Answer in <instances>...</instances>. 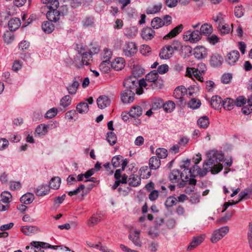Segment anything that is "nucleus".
Listing matches in <instances>:
<instances>
[{"mask_svg": "<svg viewBox=\"0 0 252 252\" xmlns=\"http://www.w3.org/2000/svg\"><path fill=\"white\" fill-rule=\"evenodd\" d=\"M168 179L172 183H178V186L180 188L185 187L188 184L190 185H195L197 182L196 180L193 178L189 180L186 169L182 172L178 169L171 170L168 174Z\"/></svg>", "mask_w": 252, "mask_h": 252, "instance_id": "f257e3e1", "label": "nucleus"}, {"mask_svg": "<svg viewBox=\"0 0 252 252\" xmlns=\"http://www.w3.org/2000/svg\"><path fill=\"white\" fill-rule=\"evenodd\" d=\"M124 86L128 91L140 95L143 93V89L138 88V80L134 77L130 76L126 78L124 81Z\"/></svg>", "mask_w": 252, "mask_h": 252, "instance_id": "f03ea898", "label": "nucleus"}, {"mask_svg": "<svg viewBox=\"0 0 252 252\" xmlns=\"http://www.w3.org/2000/svg\"><path fill=\"white\" fill-rule=\"evenodd\" d=\"M169 45L174 53L176 52H180L181 56H185L188 53L191 52V48L189 46L183 45L178 40H173Z\"/></svg>", "mask_w": 252, "mask_h": 252, "instance_id": "7ed1b4c3", "label": "nucleus"}, {"mask_svg": "<svg viewBox=\"0 0 252 252\" xmlns=\"http://www.w3.org/2000/svg\"><path fill=\"white\" fill-rule=\"evenodd\" d=\"M201 33L198 30H189L183 34V39L191 43L197 42L201 39Z\"/></svg>", "mask_w": 252, "mask_h": 252, "instance_id": "20e7f679", "label": "nucleus"}, {"mask_svg": "<svg viewBox=\"0 0 252 252\" xmlns=\"http://www.w3.org/2000/svg\"><path fill=\"white\" fill-rule=\"evenodd\" d=\"M229 228L227 226L221 227L215 230L212 234L211 241L213 243H216L221 239L229 232Z\"/></svg>", "mask_w": 252, "mask_h": 252, "instance_id": "39448f33", "label": "nucleus"}, {"mask_svg": "<svg viewBox=\"0 0 252 252\" xmlns=\"http://www.w3.org/2000/svg\"><path fill=\"white\" fill-rule=\"evenodd\" d=\"M209 171V168L204 167L203 166V170H202L197 164L193 165L188 172V177L189 176L195 177L200 176L201 177L204 176ZM190 179L189 178V180Z\"/></svg>", "mask_w": 252, "mask_h": 252, "instance_id": "423d86ee", "label": "nucleus"}, {"mask_svg": "<svg viewBox=\"0 0 252 252\" xmlns=\"http://www.w3.org/2000/svg\"><path fill=\"white\" fill-rule=\"evenodd\" d=\"M56 127V126L54 124H52L51 125L40 124L35 128L34 134L35 136H44L47 133L48 129Z\"/></svg>", "mask_w": 252, "mask_h": 252, "instance_id": "0eeeda50", "label": "nucleus"}, {"mask_svg": "<svg viewBox=\"0 0 252 252\" xmlns=\"http://www.w3.org/2000/svg\"><path fill=\"white\" fill-rule=\"evenodd\" d=\"M205 237V234H202L199 236L193 237L189 245L187 248L188 251H191L200 245L204 240Z\"/></svg>", "mask_w": 252, "mask_h": 252, "instance_id": "6e6552de", "label": "nucleus"}, {"mask_svg": "<svg viewBox=\"0 0 252 252\" xmlns=\"http://www.w3.org/2000/svg\"><path fill=\"white\" fill-rule=\"evenodd\" d=\"M134 96L135 94L133 93H132L131 91H128L126 89L122 92L121 98L123 103H130L133 101Z\"/></svg>", "mask_w": 252, "mask_h": 252, "instance_id": "1a4fd4ad", "label": "nucleus"}, {"mask_svg": "<svg viewBox=\"0 0 252 252\" xmlns=\"http://www.w3.org/2000/svg\"><path fill=\"white\" fill-rule=\"evenodd\" d=\"M240 57V54L237 50H233L230 52L226 58V62L230 65H233L238 61Z\"/></svg>", "mask_w": 252, "mask_h": 252, "instance_id": "9d476101", "label": "nucleus"}, {"mask_svg": "<svg viewBox=\"0 0 252 252\" xmlns=\"http://www.w3.org/2000/svg\"><path fill=\"white\" fill-rule=\"evenodd\" d=\"M215 154V151L212 150L209 152L207 154L208 159L203 163V166L204 167L209 168V171L211 170V169L212 168L213 166L215 164V163H216L214 158Z\"/></svg>", "mask_w": 252, "mask_h": 252, "instance_id": "9b49d317", "label": "nucleus"}, {"mask_svg": "<svg viewBox=\"0 0 252 252\" xmlns=\"http://www.w3.org/2000/svg\"><path fill=\"white\" fill-rule=\"evenodd\" d=\"M137 48L134 42L127 43L124 49V54L126 57H129L136 53Z\"/></svg>", "mask_w": 252, "mask_h": 252, "instance_id": "f8f14e48", "label": "nucleus"}, {"mask_svg": "<svg viewBox=\"0 0 252 252\" xmlns=\"http://www.w3.org/2000/svg\"><path fill=\"white\" fill-rule=\"evenodd\" d=\"M146 80L149 83L150 86H157L158 82V70H154L150 72L146 75Z\"/></svg>", "mask_w": 252, "mask_h": 252, "instance_id": "ddd939ff", "label": "nucleus"}, {"mask_svg": "<svg viewBox=\"0 0 252 252\" xmlns=\"http://www.w3.org/2000/svg\"><path fill=\"white\" fill-rule=\"evenodd\" d=\"M80 79L78 77V80L76 77H74L72 82L68 84L66 87V90L69 94L74 95L76 94L78 87L80 85L79 80Z\"/></svg>", "mask_w": 252, "mask_h": 252, "instance_id": "4468645a", "label": "nucleus"}, {"mask_svg": "<svg viewBox=\"0 0 252 252\" xmlns=\"http://www.w3.org/2000/svg\"><path fill=\"white\" fill-rule=\"evenodd\" d=\"M21 231L26 235L31 236L33 234L40 232L39 227L36 226H22L21 227Z\"/></svg>", "mask_w": 252, "mask_h": 252, "instance_id": "2eb2a0df", "label": "nucleus"}, {"mask_svg": "<svg viewBox=\"0 0 252 252\" xmlns=\"http://www.w3.org/2000/svg\"><path fill=\"white\" fill-rule=\"evenodd\" d=\"M49 10L46 13V17L49 21L56 22L59 20L60 12L57 8H48Z\"/></svg>", "mask_w": 252, "mask_h": 252, "instance_id": "dca6fc26", "label": "nucleus"}, {"mask_svg": "<svg viewBox=\"0 0 252 252\" xmlns=\"http://www.w3.org/2000/svg\"><path fill=\"white\" fill-rule=\"evenodd\" d=\"M186 92L187 89L184 86H179L174 90L173 92V96L176 99H178L179 101L182 103L184 100L183 96Z\"/></svg>", "mask_w": 252, "mask_h": 252, "instance_id": "f3484780", "label": "nucleus"}, {"mask_svg": "<svg viewBox=\"0 0 252 252\" xmlns=\"http://www.w3.org/2000/svg\"><path fill=\"white\" fill-rule=\"evenodd\" d=\"M141 233L140 230H135L133 233H131L128 236V238L132 242L133 244L137 247L142 246V242L140 240L139 235Z\"/></svg>", "mask_w": 252, "mask_h": 252, "instance_id": "a211bd4d", "label": "nucleus"}, {"mask_svg": "<svg viewBox=\"0 0 252 252\" xmlns=\"http://www.w3.org/2000/svg\"><path fill=\"white\" fill-rule=\"evenodd\" d=\"M97 104L99 108L102 109L110 104V100L106 95H100L97 99Z\"/></svg>", "mask_w": 252, "mask_h": 252, "instance_id": "6ab92c4d", "label": "nucleus"}, {"mask_svg": "<svg viewBox=\"0 0 252 252\" xmlns=\"http://www.w3.org/2000/svg\"><path fill=\"white\" fill-rule=\"evenodd\" d=\"M184 26L182 24L179 25L173 29L167 34L163 37L164 39H168L173 38L179 34L183 30Z\"/></svg>", "mask_w": 252, "mask_h": 252, "instance_id": "aec40b11", "label": "nucleus"}, {"mask_svg": "<svg viewBox=\"0 0 252 252\" xmlns=\"http://www.w3.org/2000/svg\"><path fill=\"white\" fill-rule=\"evenodd\" d=\"M207 50L203 46H197L194 49V55L196 59L204 58L207 56Z\"/></svg>", "mask_w": 252, "mask_h": 252, "instance_id": "412c9836", "label": "nucleus"}, {"mask_svg": "<svg viewBox=\"0 0 252 252\" xmlns=\"http://www.w3.org/2000/svg\"><path fill=\"white\" fill-rule=\"evenodd\" d=\"M111 66L116 70H122L125 66V60L122 58H117L111 63Z\"/></svg>", "mask_w": 252, "mask_h": 252, "instance_id": "4be33fe9", "label": "nucleus"}, {"mask_svg": "<svg viewBox=\"0 0 252 252\" xmlns=\"http://www.w3.org/2000/svg\"><path fill=\"white\" fill-rule=\"evenodd\" d=\"M50 190L49 186L42 185L38 186L35 189V193L37 196H42L48 194Z\"/></svg>", "mask_w": 252, "mask_h": 252, "instance_id": "5701e85b", "label": "nucleus"}, {"mask_svg": "<svg viewBox=\"0 0 252 252\" xmlns=\"http://www.w3.org/2000/svg\"><path fill=\"white\" fill-rule=\"evenodd\" d=\"M79 54L82 56V60L81 61L80 65L82 66L83 65H88L90 64L92 55L87 52H82L81 50L79 51Z\"/></svg>", "mask_w": 252, "mask_h": 252, "instance_id": "b1692460", "label": "nucleus"}, {"mask_svg": "<svg viewBox=\"0 0 252 252\" xmlns=\"http://www.w3.org/2000/svg\"><path fill=\"white\" fill-rule=\"evenodd\" d=\"M223 100L222 98L218 96H212L211 101V105L215 109H219L222 106Z\"/></svg>", "mask_w": 252, "mask_h": 252, "instance_id": "393cba45", "label": "nucleus"}, {"mask_svg": "<svg viewBox=\"0 0 252 252\" xmlns=\"http://www.w3.org/2000/svg\"><path fill=\"white\" fill-rule=\"evenodd\" d=\"M31 249H35L39 251H41V249H47V247H49L48 243L40 242V241H32L30 243ZM34 252H36L34 250Z\"/></svg>", "mask_w": 252, "mask_h": 252, "instance_id": "a878e982", "label": "nucleus"}, {"mask_svg": "<svg viewBox=\"0 0 252 252\" xmlns=\"http://www.w3.org/2000/svg\"><path fill=\"white\" fill-rule=\"evenodd\" d=\"M21 25L19 18H14L10 19L8 22V28L10 31H15L17 30Z\"/></svg>", "mask_w": 252, "mask_h": 252, "instance_id": "bb28decb", "label": "nucleus"}, {"mask_svg": "<svg viewBox=\"0 0 252 252\" xmlns=\"http://www.w3.org/2000/svg\"><path fill=\"white\" fill-rule=\"evenodd\" d=\"M129 186L136 187L141 184V177L136 174H132L128 179Z\"/></svg>", "mask_w": 252, "mask_h": 252, "instance_id": "cd10ccee", "label": "nucleus"}, {"mask_svg": "<svg viewBox=\"0 0 252 252\" xmlns=\"http://www.w3.org/2000/svg\"><path fill=\"white\" fill-rule=\"evenodd\" d=\"M155 34V32L151 28L144 29L141 32V36L143 39L147 40L151 39Z\"/></svg>", "mask_w": 252, "mask_h": 252, "instance_id": "c85d7f7f", "label": "nucleus"}, {"mask_svg": "<svg viewBox=\"0 0 252 252\" xmlns=\"http://www.w3.org/2000/svg\"><path fill=\"white\" fill-rule=\"evenodd\" d=\"M142 109L141 106L134 105L129 110V115L132 118L139 117L142 114Z\"/></svg>", "mask_w": 252, "mask_h": 252, "instance_id": "c756f323", "label": "nucleus"}, {"mask_svg": "<svg viewBox=\"0 0 252 252\" xmlns=\"http://www.w3.org/2000/svg\"><path fill=\"white\" fill-rule=\"evenodd\" d=\"M212 66L217 67L220 66L222 62V58L219 54L213 55L210 60Z\"/></svg>", "mask_w": 252, "mask_h": 252, "instance_id": "7c9ffc66", "label": "nucleus"}, {"mask_svg": "<svg viewBox=\"0 0 252 252\" xmlns=\"http://www.w3.org/2000/svg\"><path fill=\"white\" fill-rule=\"evenodd\" d=\"M172 22V17L169 15H164L162 18H158V28L163 26H167L171 24Z\"/></svg>", "mask_w": 252, "mask_h": 252, "instance_id": "2f4dec72", "label": "nucleus"}, {"mask_svg": "<svg viewBox=\"0 0 252 252\" xmlns=\"http://www.w3.org/2000/svg\"><path fill=\"white\" fill-rule=\"evenodd\" d=\"M186 75L189 77L192 78L194 76L198 80L202 82L203 77H201L198 73H197L195 68L187 67L186 71Z\"/></svg>", "mask_w": 252, "mask_h": 252, "instance_id": "473e14b6", "label": "nucleus"}, {"mask_svg": "<svg viewBox=\"0 0 252 252\" xmlns=\"http://www.w3.org/2000/svg\"><path fill=\"white\" fill-rule=\"evenodd\" d=\"M98 216L94 214L91 216L90 219L88 221V225L90 227H93L100 222L102 218L101 214H97Z\"/></svg>", "mask_w": 252, "mask_h": 252, "instance_id": "72a5a7b5", "label": "nucleus"}, {"mask_svg": "<svg viewBox=\"0 0 252 252\" xmlns=\"http://www.w3.org/2000/svg\"><path fill=\"white\" fill-rule=\"evenodd\" d=\"M113 54L112 51L107 48L103 49L101 53V60L102 61L110 62Z\"/></svg>", "mask_w": 252, "mask_h": 252, "instance_id": "f704fd0d", "label": "nucleus"}, {"mask_svg": "<svg viewBox=\"0 0 252 252\" xmlns=\"http://www.w3.org/2000/svg\"><path fill=\"white\" fill-rule=\"evenodd\" d=\"M210 124L209 118L207 116H203L200 118L197 121V125L202 128H206Z\"/></svg>", "mask_w": 252, "mask_h": 252, "instance_id": "c9c22d12", "label": "nucleus"}, {"mask_svg": "<svg viewBox=\"0 0 252 252\" xmlns=\"http://www.w3.org/2000/svg\"><path fill=\"white\" fill-rule=\"evenodd\" d=\"M61 179L58 177H56L51 179L49 182L50 189H58L60 187Z\"/></svg>", "mask_w": 252, "mask_h": 252, "instance_id": "e433bc0d", "label": "nucleus"}, {"mask_svg": "<svg viewBox=\"0 0 252 252\" xmlns=\"http://www.w3.org/2000/svg\"><path fill=\"white\" fill-rule=\"evenodd\" d=\"M42 29L46 33H51L54 30V25L51 21L44 22L42 25Z\"/></svg>", "mask_w": 252, "mask_h": 252, "instance_id": "4c0bfd02", "label": "nucleus"}, {"mask_svg": "<svg viewBox=\"0 0 252 252\" xmlns=\"http://www.w3.org/2000/svg\"><path fill=\"white\" fill-rule=\"evenodd\" d=\"M34 198L33 194L28 192L23 195L21 197L20 200L25 204H29L33 201Z\"/></svg>", "mask_w": 252, "mask_h": 252, "instance_id": "58836bf2", "label": "nucleus"}, {"mask_svg": "<svg viewBox=\"0 0 252 252\" xmlns=\"http://www.w3.org/2000/svg\"><path fill=\"white\" fill-rule=\"evenodd\" d=\"M218 29L221 35H225L230 32L231 28L228 24H225L224 22L219 24Z\"/></svg>", "mask_w": 252, "mask_h": 252, "instance_id": "ea45409f", "label": "nucleus"}, {"mask_svg": "<svg viewBox=\"0 0 252 252\" xmlns=\"http://www.w3.org/2000/svg\"><path fill=\"white\" fill-rule=\"evenodd\" d=\"M234 105L235 104L234 100L230 98H227L223 101L222 106L225 110H232L233 108Z\"/></svg>", "mask_w": 252, "mask_h": 252, "instance_id": "a19ab883", "label": "nucleus"}, {"mask_svg": "<svg viewBox=\"0 0 252 252\" xmlns=\"http://www.w3.org/2000/svg\"><path fill=\"white\" fill-rule=\"evenodd\" d=\"M76 110L80 114H85L89 110V105L87 102H81L76 106Z\"/></svg>", "mask_w": 252, "mask_h": 252, "instance_id": "79ce46f5", "label": "nucleus"}, {"mask_svg": "<svg viewBox=\"0 0 252 252\" xmlns=\"http://www.w3.org/2000/svg\"><path fill=\"white\" fill-rule=\"evenodd\" d=\"M41 1L47 5L48 8H58L59 5L58 0H41Z\"/></svg>", "mask_w": 252, "mask_h": 252, "instance_id": "37998d69", "label": "nucleus"}, {"mask_svg": "<svg viewBox=\"0 0 252 252\" xmlns=\"http://www.w3.org/2000/svg\"><path fill=\"white\" fill-rule=\"evenodd\" d=\"M71 103V98L69 95L67 94L63 97L60 101V104L61 106L66 108L69 106Z\"/></svg>", "mask_w": 252, "mask_h": 252, "instance_id": "c03bdc74", "label": "nucleus"}, {"mask_svg": "<svg viewBox=\"0 0 252 252\" xmlns=\"http://www.w3.org/2000/svg\"><path fill=\"white\" fill-rule=\"evenodd\" d=\"M1 201L4 203L8 204L12 200V196L10 192L8 191H4L1 194Z\"/></svg>", "mask_w": 252, "mask_h": 252, "instance_id": "a18cd8bd", "label": "nucleus"}, {"mask_svg": "<svg viewBox=\"0 0 252 252\" xmlns=\"http://www.w3.org/2000/svg\"><path fill=\"white\" fill-rule=\"evenodd\" d=\"M140 176L143 179H148L151 176V172L147 166L142 167L139 170Z\"/></svg>", "mask_w": 252, "mask_h": 252, "instance_id": "49530a36", "label": "nucleus"}, {"mask_svg": "<svg viewBox=\"0 0 252 252\" xmlns=\"http://www.w3.org/2000/svg\"><path fill=\"white\" fill-rule=\"evenodd\" d=\"M3 39L7 44L11 43L14 40V35L13 33L9 31H6L3 34Z\"/></svg>", "mask_w": 252, "mask_h": 252, "instance_id": "de8ad7c7", "label": "nucleus"}, {"mask_svg": "<svg viewBox=\"0 0 252 252\" xmlns=\"http://www.w3.org/2000/svg\"><path fill=\"white\" fill-rule=\"evenodd\" d=\"M137 32V28L135 27H132L125 29V35L128 37H133L136 35Z\"/></svg>", "mask_w": 252, "mask_h": 252, "instance_id": "09e8293b", "label": "nucleus"}, {"mask_svg": "<svg viewBox=\"0 0 252 252\" xmlns=\"http://www.w3.org/2000/svg\"><path fill=\"white\" fill-rule=\"evenodd\" d=\"M199 32L201 33V35L211 34L212 32V26L208 24H205L201 26Z\"/></svg>", "mask_w": 252, "mask_h": 252, "instance_id": "8fccbe9b", "label": "nucleus"}, {"mask_svg": "<svg viewBox=\"0 0 252 252\" xmlns=\"http://www.w3.org/2000/svg\"><path fill=\"white\" fill-rule=\"evenodd\" d=\"M175 107V104L172 101H168L163 105V109L167 113L171 112Z\"/></svg>", "mask_w": 252, "mask_h": 252, "instance_id": "3c124183", "label": "nucleus"}, {"mask_svg": "<svg viewBox=\"0 0 252 252\" xmlns=\"http://www.w3.org/2000/svg\"><path fill=\"white\" fill-rule=\"evenodd\" d=\"M107 140L111 145L116 143L117 138L116 134L113 131L107 133Z\"/></svg>", "mask_w": 252, "mask_h": 252, "instance_id": "603ef678", "label": "nucleus"}, {"mask_svg": "<svg viewBox=\"0 0 252 252\" xmlns=\"http://www.w3.org/2000/svg\"><path fill=\"white\" fill-rule=\"evenodd\" d=\"M188 105L189 107L193 109L199 108L201 105V101L196 98H191L188 102Z\"/></svg>", "mask_w": 252, "mask_h": 252, "instance_id": "864d4df0", "label": "nucleus"}, {"mask_svg": "<svg viewBox=\"0 0 252 252\" xmlns=\"http://www.w3.org/2000/svg\"><path fill=\"white\" fill-rule=\"evenodd\" d=\"M111 66V62L102 61L99 65V68L100 70L103 71L104 73H108L110 71Z\"/></svg>", "mask_w": 252, "mask_h": 252, "instance_id": "5fc2aeb1", "label": "nucleus"}, {"mask_svg": "<svg viewBox=\"0 0 252 252\" xmlns=\"http://www.w3.org/2000/svg\"><path fill=\"white\" fill-rule=\"evenodd\" d=\"M58 113V109L53 107L48 110L45 115V118L46 119H51L55 117Z\"/></svg>", "mask_w": 252, "mask_h": 252, "instance_id": "6e6d98bb", "label": "nucleus"}, {"mask_svg": "<svg viewBox=\"0 0 252 252\" xmlns=\"http://www.w3.org/2000/svg\"><path fill=\"white\" fill-rule=\"evenodd\" d=\"M122 160V156L120 155L116 156L112 158L111 163L114 167H118Z\"/></svg>", "mask_w": 252, "mask_h": 252, "instance_id": "4d7b16f0", "label": "nucleus"}, {"mask_svg": "<svg viewBox=\"0 0 252 252\" xmlns=\"http://www.w3.org/2000/svg\"><path fill=\"white\" fill-rule=\"evenodd\" d=\"M247 237L250 248L252 250V222L249 223Z\"/></svg>", "mask_w": 252, "mask_h": 252, "instance_id": "13d9d810", "label": "nucleus"}, {"mask_svg": "<svg viewBox=\"0 0 252 252\" xmlns=\"http://www.w3.org/2000/svg\"><path fill=\"white\" fill-rule=\"evenodd\" d=\"M244 14V8L242 5L236 6L234 9L235 16L237 18L242 17Z\"/></svg>", "mask_w": 252, "mask_h": 252, "instance_id": "bf43d9fd", "label": "nucleus"}, {"mask_svg": "<svg viewBox=\"0 0 252 252\" xmlns=\"http://www.w3.org/2000/svg\"><path fill=\"white\" fill-rule=\"evenodd\" d=\"M149 168L150 169L156 170L158 165V158L157 157H152L149 159Z\"/></svg>", "mask_w": 252, "mask_h": 252, "instance_id": "052dcab7", "label": "nucleus"}, {"mask_svg": "<svg viewBox=\"0 0 252 252\" xmlns=\"http://www.w3.org/2000/svg\"><path fill=\"white\" fill-rule=\"evenodd\" d=\"M167 48L165 47V46H164L160 50V53L159 54V56L160 59L167 60L170 58V56L168 53Z\"/></svg>", "mask_w": 252, "mask_h": 252, "instance_id": "680f3d73", "label": "nucleus"}, {"mask_svg": "<svg viewBox=\"0 0 252 252\" xmlns=\"http://www.w3.org/2000/svg\"><path fill=\"white\" fill-rule=\"evenodd\" d=\"M21 184L18 181H10L9 182V188L11 190H16L21 188Z\"/></svg>", "mask_w": 252, "mask_h": 252, "instance_id": "e2e57ef3", "label": "nucleus"}, {"mask_svg": "<svg viewBox=\"0 0 252 252\" xmlns=\"http://www.w3.org/2000/svg\"><path fill=\"white\" fill-rule=\"evenodd\" d=\"M177 198L173 196L169 197L165 202V205L167 207H170L175 205Z\"/></svg>", "mask_w": 252, "mask_h": 252, "instance_id": "0e129e2a", "label": "nucleus"}, {"mask_svg": "<svg viewBox=\"0 0 252 252\" xmlns=\"http://www.w3.org/2000/svg\"><path fill=\"white\" fill-rule=\"evenodd\" d=\"M127 178H128L127 176L124 174L121 180H116L115 184L112 186V189H115L116 188H117V187L119 186L120 183L126 184V182H127Z\"/></svg>", "mask_w": 252, "mask_h": 252, "instance_id": "69168bd1", "label": "nucleus"}, {"mask_svg": "<svg viewBox=\"0 0 252 252\" xmlns=\"http://www.w3.org/2000/svg\"><path fill=\"white\" fill-rule=\"evenodd\" d=\"M196 72L201 76L202 73H204L206 70V67L204 63H201L198 64L197 67L195 68Z\"/></svg>", "mask_w": 252, "mask_h": 252, "instance_id": "338daca9", "label": "nucleus"}, {"mask_svg": "<svg viewBox=\"0 0 252 252\" xmlns=\"http://www.w3.org/2000/svg\"><path fill=\"white\" fill-rule=\"evenodd\" d=\"M30 46V42L26 40L21 41L18 45L19 49L23 51L27 50Z\"/></svg>", "mask_w": 252, "mask_h": 252, "instance_id": "774afa93", "label": "nucleus"}]
</instances>
